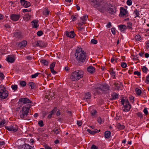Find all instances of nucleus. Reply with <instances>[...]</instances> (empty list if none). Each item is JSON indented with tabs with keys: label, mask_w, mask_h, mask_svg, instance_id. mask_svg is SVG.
I'll return each instance as SVG.
<instances>
[{
	"label": "nucleus",
	"mask_w": 149,
	"mask_h": 149,
	"mask_svg": "<svg viewBox=\"0 0 149 149\" xmlns=\"http://www.w3.org/2000/svg\"><path fill=\"white\" fill-rule=\"evenodd\" d=\"M91 1L93 3V7L97 8L100 12H103L107 9L106 7L104 6H104H107L108 5L105 3L101 1H99V0H91Z\"/></svg>",
	"instance_id": "nucleus-2"
},
{
	"label": "nucleus",
	"mask_w": 149,
	"mask_h": 149,
	"mask_svg": "<svg viewBox=\"0 0 149 149\" xmlns=\"http://www.w3.org/2000/svg\"><path fill=\"white\" fill-rule=\"evenodd\" d=\"M33 45L35 46H39V41L35 42L33 43Z\"/></svg>",
	"instance_id": "nucleus-44"
},
{
	"label": "nucleus",
	"mask_w": 149,
	"mask_h": 149,
	"mask_svg": "<svg viewBox=\"0 0 149 149\" xmlns=\"http://www.w3.org/2000/svg\"><path fill=\"white\" fill-rule=\"evenodd\" d=\"M31 106L30 104H28L27 106H24L22 108V109L19 113V116L22 118L24 119L25 120H29V118H27V116L28 115Z\"/></svg>",
	"instance_id": "nucleus-3"
},
{
	"label": "nucleus",
	"mask_w": 149,
	"mask_h": 149,
	"mask_svg": "<svg viewBox=\"0 0 149 149\" xmlns=\"http://www.w3.org/2000/svg\"><path fill=\"white\" fill-rule=\"evenodd\" d=\"M60 130L57 127H56L54 128L52 130V132H54L56 134H58L60 132Z\"/></svg>",
	"instance_id": "nucleus-23"
},
{
	"label": "nucleus",
	"mask_w": 149,
	"mask_h": 149,
	"mask_svg": "<svg viewBox=\"0 0 149 149\" xmlns=\"http://www.w3.org/2000/svg\"><path fill=\"white\" fill-rule=\"evenodd\" d=\"M127 3L128 6H131L132 3V2L131 0H128L127 1Z\"/></svg>",
	"instance_id": "nucleus-47"
},
{
	"label": "nucleus",
	"mask_w": 149,
	"mask_h": 149,
	"mask_svg": "<svg viewBox=\"0 0 149 149\" xmlns=\"http://www.w3.org/2000/svg\"><path fill=\"white\" fill-rule=\"evenodd\" d=\"M91 42L93 44H95L97 43V40L94 39H93L91 40Z\"/></svg>",
	"instance_id": "nucleus-45"
},
{
	"label": "nucleus",
	"mask_w": 149,
	"mask_h": 149,
	"mask_svg": "<svg viewBox=\"0 0 149 149\" xmlns=\"http://www.w3.org/2000/svg\"><path fill=\"white\" fill-rule=\"evenodd\" d=\"M87 131L90 134H94L97 132L96 131H91L89 129H87Z\"/></svg>",
	"instance_id": "nucleus-38"
},
{
	"label": "nucleus",
	"mask_w": 149,
	"mask_h": 149,
	"mask_svg": "<svg viewBox=\"0 0 149 149\" xmlns=\"http://www.w3.org/2000/svg\"><path fill=\"white\" fill-rule=\"evenodd\" d=\"M91 149H97V148L94 145H93L91 147Z\"/></svg>",
	"instance_id": "nucleus-62"
},
{
	"label": "nucleus",
	"mask_w": 149,
	"mask_h": 149,
	"mask_svg": "<svg viewBox=\"0 0 149 149\" xmlns=\"http://www.w3.org/2000/svg\"><path fill=\"white\" fill-rule=\"evenodd\" d=\"M121 102L122 105H127L130 104L127 100H125L124 99H123L121 100Z\"/></svg>",
	"instance_id": "nucleus-25"
},
{
	"label": "nucleus",
	"mask_w": 149,
	"mask_h": 149,
	"mask_svg": "<svg viewBox=\"0 0 149 149\" xmlns=\"http://www.w3.org/2000/svg\"><path fill=\"white\" fill-rule=\"evenodd\" d=\"M87 18L88 16L86 15H85L83 16V17H81V19L82 21V22L84 24L86 21L87 20Z\"/></svg>",
	"instance_id": "nucleus-26"
},
{
	"label": "nucleus",
	"mask_w": 149,
	"mask_h": 149,
	"mask_svg": "<svg viewBox=\"0 0 149 149\" xmlns=\"http://www.w3.org/2000/svg\"><path fill=\"white\" fill-rule=\"evenodd\" d=\"M20 15L19 14H11L10 16V17L11 19L13 21H17L20 17Z\"/></svg>",
	"instance_id": "nucleus-8"
},
{
	"label": "nucleus",
	"mask_w": 149,
	"mask_h": 149,
	"mask_svg": "<svg viewBox=\"0 0 149 149\" xmlns=\"http://www.w3.org/2000/svg\"><path fill=\"white\" fill-rule=\"evenodd\" d=\"M105 3L107 4L108 5L107 6H104H104L105 7H107V9L106 10H108V12H109V13H110L111 14H113L115 12V10L114 9L109 7V5L108 3Z\"/></svg>",
	"instance_id": "nucleus-12"
},
{
	"label": "nucleus",
	"mask_w": 149,
	"mask_h": 149,
	"mask_svg": "<svg viewBox=\"0 0 149 149\" xmlns=\"http://www.w3.org/2000/svg\"><path fill=\"white\" fill-rule=\"evenodd\" d=\"M57 110V108L56 107H55L54 109L51 111L53 113H55L56 111Z\"/></svg>",
	"instance_id": "nucleus-63"
},
{
	"label": "nucleus",
	"mask_w": 149,
	"mask_h": 149,
	"mask_svg": "<svg viewBox=\"0 0 149 149\" xmlns=\"http://www.w3.org/2000/svg\"><path fill=\"white\" fill-rule=\"evenodd\" d=\"M6 129L10 131H13L14 132H16L17 130V127L16 125H11L10 126L5 127Z\"/></svg>",
	"instance_id": "nucleus-7"
},
{
	"label": "nucleus",
	"mask_w": 149,
	"mask_h": 149,
	"mask_svg": "<svg viewBox=\"0 0 149 149\" xmlns=\"http://www.w3.org/2000/svg\"><path fill=\"white\" fill-rule=\"evenodd\" d=\"M137 115L138 117L140 118H141L143 117L142 114L141 113H137Z\"/></svg>",
	"instance_id": "nucleus-56"
},
{
	"label": "nucleus",
	"mask_w": 149,
	"mask_h": 149,
	"mask_svg": "<svg viewBox=\"0 0 149 149\" xmlns=\"http://www.w3.org/2000/svg\"><path fill=\"white\" fill-rule=\"evenodd\" d=\"M44 147L45 149H52V148L51 147L47 145H45Z\"/></svg>",
	"instance_id": "nucleus-64"
},
{
	"label": "nucleus",
	"mask_w": 149,
	"mask_h": 149,
	"mask_svg": "<svg viewBox=\"0 0 149 149\" xmlns=\"http://www.w3.org/2000/svg\"><path fill=\"white\" fill-rule=\"evenodd\" d=\"M41 63L43 64L44 65L47 66L48 64V62L45 60H42L40 61Z\"/></svg>",
	"instance_id": "nucleus-28"
},
{
	"label": "nucleus",
	"mask_w": 149,
	"mask_h": 149,
	"mask_svg": "<svg viewBox=\"0 0 149 149\" xmlns=\"http://www.w3.org/2000/svg\"><path fill=\"white\" fill-rule=\"evenodd\" d=\"M44 46V44L42 41H39V47H42Z\"/></svg>",
	"instance_id": "nucleus-53"
},
{
	"label": "nucleus",
	"mask_w": 149,
	"mask_h": 149,
	"mask_svg": "<svg viewBox=\"0 0 149 149\" xmlns=\"http://www.w3.org/2000/svg\"><path fill=\"white\" fill-rule=\"evenodd\" d=\"M112 97V100H115L118 97V95L115 93H113L111 95Z\"/></svg>",
	"instance_id": "nucleus-30"
},
{
	"label": "nucleus",
	"mask_w": 149,
	"mask_h": 149,
	"mask_svg": "<svg viewBox=\"0 0 149 149\" xmlns=\"http://www.w3.org/2000/svg\"><path fill=\"white\" fill-rule=\"evenodd\" d=\"M38 124L40 126L42 127L43 126V121L42 120H40L38 122Z\"/></svg>",
	"instance_id": "nucleus-42"
},
{
	"label": "nucleus",
	"mask_w": 149,
	"mask_h": 149,
	"mask_svg": "<svg viewBox=\"0 0 149 149\" xmlns=\"http://www.w3.org/2000/svg\"><path fill=\"white\" fill-rule=\"evenodd\" d=\"M8 95V92L6 90V88L2 85H0V97L4 99Z\"/></svg>",
	"instance_id": "nucleus-6"
},
{
	"label": "nucleus",
	"mask_w": 149,
	"mask_h": 149,
	"mask_svg": "<svg viewBox=\"0 0 149 149\" xmlns=\"http://www.w3.org/2000/svg\"><path fill=\"white\" fill-rule=\"evenodd\" d=\"M31 16L29 15H25L24 18H25V20H28L29 19L31 18Z\"/></svg>",
	"instance_id": "nucleus-33"
},
{
	"label": "nucleus",
	"mask_w": 149,
	"mask_h": 149,
	"mask_svg": "<svg viewBox=\"0 0 149 149\" xmlns=\"http://www.w3.org/2000/svg\"><path fill=\"white\" fill-rule=\"evenodd\" d=\"M118 28L121 32L123 31L124 30L126 29H127L126 26L124 25H119Z\"/></svg>",
	"instance_id": "nucleus-20"
},
{
	"label": "nucleus",
	"mask_w": 149,
	"mask_h": 149,
	"mask_svg": "<svg viewBox=\"0 0 149 149\" xmlns=\"http://www.w3.org/2000/svg\"><path fill=\"white\" fill-rule=\"evenodd\" d=\"M20 3L25 8H28L31 6V3L25 0H20Z\"/></svg>",
	"instance_id": "nucleus-9"
},
{
	"label": "nucleus",
	"mask_w": 149,
	"mask_h": 149,
	"mask_svg": "<svg viewBox=\"0 0 149 149\" xmlns=\"http://www.w3.org/2000/svg\"><path fill=\"white\" fill-rule=\"evenodd\" d=\"M91 97V94L89 92H87L85 93L84 99L86 100L88 99H90Z\"/></svg>",
	"instance_id": "nucleus-24"
},
{
	"label": "nucleus",
	"mask_w": 149,
	"mask_h": 149,
	"mask_svg": "<svg viewBox=\"0 0 149 149\" xmlns=\"http://www.w3.org/2000/svg\"><path fill=\"white\" fill-rule=\"evenodd\" d=\"M19 102L23 103L24 104L30 103L31 102V101L28 98H21L19 100Z\"/></svg>",
	"instance_id": "nucleus-11"
},
{
	"label": "nucleus",
	"mask_w": 149,
	"mask_h": 149,
	"mask_svg": "<svg viewBox=\"0 0 149 149\" xmlns=\"http://www.w3.org/2000/svg\"><path fill=\"white\" fill-rule=\"evenodd\" d=\"M125 127V126L122 125H121L120 124H119L117 126V128L120 130H122L124 129Z\"/></svg>",
	"instance_id": "nucleus-31"
},
{
	"label": "nucleus",
	"mask_w": 149,
	"mask_h": 149,
	"mask_svg": "<svg viewBox=\"0 0 149 149\" xmlns=\"http://www.w3.org/2000/svg\"><path fill=\"white\" fill-rule=\"evenodd\" d=\"M55 62H53L50 64V70H51L52 69H54V68L55 66Z\"/></svg>",
	"instance_id": "nucleus-39"
},
{
	"label": "nucleus",
	"mask_w": 149,
	"mask_h": 149,
	"mask_svg": "<svg viewBox=\"0 0 149 149\" xmlns=\"http://www.w3.org/2000/svg\"><path fill=\"white\" fill-rule=\"evenodd\" d=\"M104 121L103 119L101 118L100 117L97 118V122L100 124H101Z\"/></svg>",
	"instance_id": "nucleus-32"
},
{
	"label": "nucleus",
	"mask_w": 149,
	"mask_h": 149,
	"mask_svg": "<svg viewBox=\"0 0 149 149\" xmlns=\"http://www.w3.org/2000/svg\"><path fill=\"white\" fill-rule=\"evenodd\" d=\"M121 66L124 68H126L127 66V64L124 62H123L121 64Z\"/></svg>",
	"instance_id": "nucleus-50"
},
{
	"label": "nucleus",
	"mask_w": 149,
	"mask_h": 149,
	"mask_svg": "<svg viewBox=\"0 0 149 149\" xmlns=\"http://www.w3.org/2000/svg\"><path fill=\"white\" fill-rule=\"evenodd\" d=\"M111 31L113 35L115 34V29L114 28H112L111 29Z\"/></svg>",
	"instance_id": "nucleus-60"
},
{
	"label": "nucleus",
	"mask_w": 149,
	"mask_h": 149,
	"mask_svg": "<svg viewBox=\"0 0 149 149\" xmlns=\"http://www.w3.org/2000/svg\"><path fill=\"white\" fill-rule=\"evenodd\" d=\"M111 132L109 131H107L104 133V136L105 138L109 139L111 136Z\"/></svg>",
	"instance_id": "nucleus-21"
},
{
	"label": "nucleus",
	"mask_w": 149,
	"mask_h": 149,
	"mask_svg": "<svg viewBox=\"0 0 149 149\" xmlns=\"http://www.w3.org/2000/svg\"><path fill=\"white\" fill-rule=\"evenodd\" d=\"M54 114V113L53 112H52V111H51L50 112V114H49L48 116V118H51L52 117V115Z\"/></svg>",
	"instance_id": "nucleus-54"
},
{
	"label": "nucleus",
	"mask_w": 149,
	"mask_h": 149,
	"mask_svg": "<svg viewBox=\"0 0 149 149\" xmlns=\"http://www.w3.org/2000/svg\"><path fill=\"white\" fill-rule=\"evenodd\" d=\"M15 60V59L13 56L8 55L6 58V61L8 62L13 63Z\"/></svg>",
	"instance_id": "nucleus-15"
},
{
	"label": "nucleus",
	"mask_w": 149,
	"mask_h": 149,
	"mask_svg": "<svg viewBox=\"0 0 149 149\" xmlns=\"http://www.w3.org/2000/svg\"><path fill=\"white\" fill-rule=\"evenodd\" d=\"M20 84L22 86H24L26 85V83L24 81H22L20 82Z\"/></svg>",
	"instance_id": "nucleus-43"
},
{
	"label": "nucleus",
	"mask_w": 149,
	"mask_h": 149,
	"mask_svg": "<svg viewBox=\"0 0 149 149\" xmlns=\"http://www.w3.org/2000/svg\"><path fill=\"white\" fill-rule=\"evenodd\" d=\"M66 36L69 37L73 38L75 36L74 31H67L66 33Z\"/></svg>",
	"instance_id": "nucleus-17"
},
{
	"label": "nucleus",
	"mask_w": 149,
	"mask_h": 149,
	"mask_svg": "<svg viewBox=\"0 0 149 149\" xmlns=\"http://www.w3.org/2000/svg\"><path fill=\"white\" fill-rule=\"evenodd\" d=\"M5 123V122L3 120L0 118V126L3 125Z\"/></svg>",
	"instance_id": "nucleus-40"
},
{
	"label": "nucleus",
	"mask_w": 149,
	"mask_h": 149,
	"mask_svg": "<svg viewBox=\"0 0 149 149\" xmlns=\"http://www.w3.org/2000/svg\"><path fill=\"white\" fill-rule=\"evenodd\" d=\"M11 87L15 91H16L17 88V86L16 85H12L11 86Z\"/></svg>",
	"instance_id": "nucleus-36"
},
{
	"label": "nucleus",
	"mask_w": 149,
	"mask_h": 149,
	"mask_svg": "<svg viewBox=\"0 0 149 149\" xmlns=\"http://www.w3.org/2000/svg\"><path fill=\"white\" fill-rule=\"evenodd\" d=\"M127 27L129 29H131L132 28L131 27V25H132V23L130 22H128L127 23Z\"/></svg>",
	"instance_id": "nucleus-52"
},
{
	"label": "nucleus",
	"mask_w": 149,
	"mask_h": 149,
	"mask_svg": "<svg viewBox=\"0 0 149 149\" xmlns=\"http://www.w3.org/2000/svg\"><path fill=\"white\" fill-rule=\"evenodd\" d=\"M28 85L31 86L32 89H33L35 86V84L33 82H30L29 83Z\"/></svg>",
	"instance_id": "nucleus-29"
},
{
	"label": "nucleus",
	"mask_w": 149,
	"mask_h": 149,
	"mask_svg": "<svg viewBox=\"0 0 149 149\" xmlns=\"http://www.w3.org/2000/svg\"><path fill=\"white\" fill-rule=\"evenodd\" d=\"M110 73L112 76H113V79H115V77L116 73L113 70V69L112 68H111L110 70Z\"/></svg>",
	"instance_id": "nucleus-27"
},
{
	"label": "nucleus",
	"mask_w": 149,
	"mask_h": 149,
	"mask_svg": "<svg viewBox=\"0 0 149 149\" xmlns=\"http://www.w3.org/2000/svg\"><path fill=\"white\" fill-rule=\"evenodd\" d=\"M120 14L121 15L128 16V14L127 11L123 8H120Z\"/></svg>",
	"instance_id": "nucleus-13"
},
{
	"label": "nucleus",
	"mask_w": 149,
	"mask_h": 149,
	"mask_svg": "<svg viewBox=\"0 0 149 149\" xmlns=\"http://www.w3.org/2000/svg\"><path fill=\"white\" fill-rule=\"evenodd\" d=\"M31 23L32 24V26L33 27L37 28L38 27V25L37 21H33L31 22Z\"/></svg>",
	"instance_id": "nucleus-19"
},
{
	"label": "nucleus",
	"mask_w": 149,
	"mask_h": 149,
	"mask_svg": "<svg viewBox=\"0 0 149 149\" xmlns=\"http://www.w3.org/2000/svg\"><path fill=\"white\" fill-rule=\"evenodd\" d=\"M43 33L42 31H38L37 33V35L39 36H40Z\"/></svg>",
	"instance_id": "nucleus-48"
},
{
	"label": "nucleus",
	"mask_w": 149,
	"mask_h": 149,
	"mask_svg": "<svg viewBox=\"0 0 149 149\" xmlns=\"http://www.w3.org/2000/svg\"><path fill=\"white\" fill-rule=\"evenodd\" d=\"M27 43L26 41L24 40L20 42L17 43L16 44L19 47H24L26 46Z\"/></svg>",
	"instance_id": "nucleus-14"
},
{
	"label": "nucleus",
	"mask_w": 149,
	"mask_h": 149,
	"mask_svg": "<svg viewBox=\"0 0 149 149\" xmlns=\"http://www.w3.org/2000/svg\"><path fill=\"white\" fill-rule=\"evenodd\" d=\"M83 74L84 72L82 70H78L75 71L72 73L70 77V79L73 81L78 80L83 77Z\"/></svg>",
	"instance_id": "nucleus-4"
},
{
	"label": "nucleus",
	"mask_w": 149,
	"mask_h": 149,
	"mask_svg": "<svg viewBox=\"0 0 149 149\" xmlns=\"http://www.w3.org/2000/svg\"><path fill=\"white\" fill-rule=\"evenodd\" d=\"M75 56L76 60L80 63L84 62L86 58L85 52L81 48H78L76 50Z\"/></svg>",
	"instance_id": "nucleus-1"
},
{
	"label": "nucleus",
	"mask_w": 149,
	"mask_h": 149,
	"mask_svg": "<svg viewBox=\"0 0 149 149\" xmlns=\"http://www.w3.org/2000/svg\"><path fill=\"white\" fill-rule=\"evenodd\" d=\"M129 100L131 102L133 103L134 101V97L132 96H130L129 97Z\"/></svg>",
	"instance_id": "nucleus-51"
},
{
	"label": "nucleus",
	"mask_w": 149,
	"mask_h": 149,
	"mask_svg": "<svg viewBox=\"0 0 149 149\" xmlns=\"http://www.w3.org/2000/svg\"><path fill=\"white\" fill-rule=\"evenodd\" d=\"M87 70L89 72L92 73L95 72V69L92 66H90L87 68Z\"/></svg>",
	"instance_id": "nucleus-18"
},
{
	"label": "nucleus",
	"mask_w": 149,
	"mask_h": 149,
	"mask_svg": "<svg viewBox=\"0 0 149 149\" xmlns=\"http://www.w3.org/2000/svg\"><path fill=\"white\" fill-rule=\"evenodd\" d=\"M49 11L48 10H45L43 12V14L44 15H47L49 14Z\"/></svg>",
	"instance_id": "nucleus-57"
},
{
	"label": "nucleus",
	"mask_w": 149,
	"mask_h": 149,
	"mask_svg": "<svg viewBox=\"0 0 149 149\" xmlns=\"http://www.w3.org/2000/svg\"><path fill=\"white\" fill-rule=\"evenodd\" d=\"M146 82L147 84H148L149 82V74L146 77Z\"/></svg>",
	"instance_id": "nucleus-59"
},
{
	"label": "nucleus",
	"mask_w": 149,
	"mask_h": 149,
	"mask_svg": "<svg viewBox=\"0 0 149 149\" xmlns=\"http://www.w3.org/2000/svg\"><path fill=\"white\" fill-rule=\"evenodd\" d=\"M14 35L16 39L18 40L22 39L23 37L21 32L19 31H17L14 33Z\"/></svg>",
	"instance_id": "nucleus-10"
},
{
	"label": "nucleus",
	"mask_w": 149,
	"mask_h": 149,
	"mask_svg": "<svg viewBox=\"0 0 149 149\" xmlns=\"http://www.w3.org/2000/svg\"><path fill=\"white\" fill-rule=\"evenodd\" d=\"M111 26H112L111 25V23L110 22H108V23L106 26L108 28H109L111 27Z\"/></svg>",
	"instance_id": "nucleus-61"
},
{
	"label": "nucleus",
	"mask_w": 149,
	"mask_h": 149,
	"mask_svg": "<svg viewBox=\"0 0 149 149\" xmlns=\"http://www.w3.org/2000/svg\"><path fill=\"white\" fill-rule=\"evenodd\" d=\"M134 13L136 15L135 18L136 17H139V10H138L137 9H135L134 11Z\"/></svg>",
	"instance_id": "nucleus-35"
},
{
	"label": "nucleus",
	"mask_w": 149,
	"mask_h": 149,
	"mask_svg": "<svg viewBox=\"0 0 149 149\" xmlns=\"http://www.w3.org/2000/svg\"><path fill=\"white\" fill-rule=\"evenodd\" d=\"M135 39L136 40H141V37L139 35H136L135 37Z\"/></svg>",
	"instance_id": "nucleus-37"
},
{
	"label": "nucleus",
	"mask_w": 149,
	"mask_h": 149,
	"mask_svg": "<svg viewBox=\"0 0 149 149\" xmlns=\"http://www.w3.org/2000/svg\"><path fill=\"white\" fill-rule=\"evenodd\" d=\"M135 91L136 92V94L138 95H140L141 93V90L137 88L135 89Z\"/></svg>",
	"instance_id": "nucleus-34"
},
{
	"label": "nucleus",
	"mask_w": 149,
	"mask_h": 149,
	"mask_svg": "<svg viewBox=\"0 0 149 149\" xmlns=\"http://www.w3.org/2000/svg\"><path fill=\"white\" fill-rule=\"evenodd\" d=\"M4 77L3 74L2 73L0 72V81L3 79Z\"/></svg>",
	"instance_id": "nucleus-49"
},
{
	"label": "nucleus",
	"mask_w": 149,
	"mask_h": 149,
	"mask_svg": "<svg viewBox=\"0 0 149 149\" xmlns=\"http://www.w3.org/2000/svg\"><path fill=\"white\" fill-rule=\"evenodd\" d=\"M134 74H136L138 76H140L141 74L140 72L137 71H134Z\"/></svg>",
	"instance_id": "nucleus-55"
},
{
	"label": "nucleus",
	"mask_w": 149,
	"mask_h": 149,
	"mask_svg": "<svg viewBox=\"0 0 149 149\" xmlns=\"http://www.w3.org/2000/svg\"><path fill=\"white\" fill-rule=\"evenodd\" d=\"M32 147L28 144H25L22 146L21 149H31Z\"/></svg>",
	"instance_id": "nucleus-22"
},
{
	"label": "nucleus",
	"mask_w": 149,
	"mask_h": 149,
	"mask_svg": "<svg viewBox=\"0 0 149 149\" xmlns=\"http://www.w3.org/2000/svg\"><path fill=\"white\" fill-rule=\"evenodd\" d=\"M142 69V71L143 72L146 73L147 72L148 70V69L146 66H144L143 67Z\"/></svg>",
	"instance_id": "nucleus-41"
},
{
	"label": "nucleus",
	"mask_w": 149,
	"mask_h": 149,
	"mask_svg": "<svg viewBox=\"0 0 149 149\" xmlns=\"http://www.w3.org/2000/svg\"><path fill=\"white\" fill-rule=\"evenodd\" d=\"M108 89V86L105 84L100 85V86L97 88L94 89V91L97 94H100L102 93Z\"/></svg>",
	"instance_id": "nucleus-5"
},
{
	"label": "nucleus",
	"mask_w": 149,
	"mask_h": 149,
	"mask_svg": "<svg viewBox=\"0 0 149 149\" xmlns=\"http://www.w3.org/2000/svg\"><path fill=\"white\" fill-rule=\"evenodd\" d=\"M77 124L79 126H80L82 125V123L81 121H77Z\"/></svg>",
	"instance_id": "nucleus-58"
},
{
	"label": "nucleus",
	"mask_w": 149,
	"mask_h": 149,
	"mask_svg": "<svg viewBox=\"0 0 149 149\" xmlns=\"http://www.w3.org/2000/svg\"><path fill=\"white\" fill-rule=\"evenodd\" d=\"M39 74H40L39 73H37L35 74H32L31 76V77L32 78H35L36 77H37L38 76V75Z\"/></svg>",
	"instance_id": "nucleus-46"
},
{
	"label": "nucleus",
	"mask_w": 149,
	"mask_h": 149,
	"mask_svg": "<svg viewBox=\"0 0 149 149\" xmlns=\"http://www.w3.org/2000/svg\"><path fill=\"white\" fill-rule=\"evenodd\" d=\"M124 105V109L123 111L125 112H127L130 110L131 108V105L130 104L126 105Z\"/></svg>",
	"instance_id": "nucleus-16"
}]
</instances>
